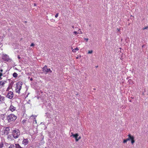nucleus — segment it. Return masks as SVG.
<instances>
[{
	"mask_svg": "<svg viewBox=\"0 0 148 148\" xmlns=\"http://www.w3.org/2000/svg\"><path fill=\"white\" fill-rule=\"evenodd\" d=\"M12 134L14 138H17L20 135V131L18 129H15L14 130H13Z\"/></svg>",
	"mask_w": 148,
	"mask_h": 148,
	"instance_id": "f03ea898",
	"label": "nucleus"
},
{
	"mask_svg": "<svg viewBox=\"0 0 148 148\" xmlns=\"http://www.w3.org/2000/svg\"><path fill=\"white\" fill-rule=\"evenodd\" d=\"M129 101L130 102H132V101L131 100V99H129Z\"/></svg>",
	"mask_w": 148,
	"mask_h": 148,
	"instance_id": "7c9ffc66",
	"label": "nucleus"
},
{
	"mask_svg": "<svg viewBox=\"0 0 148 148\" xmlns=\"http://www.w3.org/2000/svg\"><path fill=\"white\" fill-rule=\"evenodd\" d=\"M15 147L16 148H22L18 144H15Z\"/></svg>",
	"mask_w": 148,
	"mask_h": 148,
	"instance_id": "2eb2a0df",
	"label": "nucleus"
},
{
	"mask_svg": "<svg viewBox=\"0 0 148 148\" xmlns=\"http://www.w3.org/2000/svg\"><path fill=\"white\" fill-rule=\"evenodd\" d=\"M16 109V107H14L12 105H11L9 108L10 110L12 112H13Z\"/></svg>",
	"mask_w": 148,
	"mask_h": 148,
	"instance_id": "f8f14e48",
	"label": "nucleus"
},
{
	"mask_svg": "<svg viewBox=\"0 0 148 148\" xmlns=\"http://www.w3.org/2000/svg\"><path fill=\"white\" fill-rule=\"evenodd\" d=\"M148 28V26H146V27H144L143 28V30L147 29Z\"/></svg>",
	"mask_w": 148,
	"mask_h": 148,
	"instance_id": "393cba45",
	"label": "nucleus"
},
{
	"mask_svg": "<svg viewBox=\"0 0 148 148\" xmlns=\"http://www.w3.org/2000/svg\"><path fill=\"white\" fill-rule=\"evenodd\" d=\"M17 118V116L13 114L8 115L7 117V119L9 122L15 121Z\"/></svg>",
	"mask_w": 148,
	"mask_h": 148,
	"instance_id": "f257e3e1",
	"label": "nucleus"
},
{
	"mask_svg": "<svg viewBox=\"0 0 148 148\" xmlns=\"http://www.w3.org/2000/svg\"><path fill=\"white\" fill-rule=\"evenodd\" d=\"M117 31H118L119 32L120 30V29H119V28H117Z\"/></svg>",
	"mask_w": 148,
	"mask_h": 148,
	"instance_id": "c9c22d12",
	"label": "nucleus"
},
{
	"mask_svg": "<svg viewBox=\"0 0 148 148\" xmlns=\"http://www.w3.org/2000/svg\"><path fill=\"white\" fill-rule=\"evenodd\" d=\"M36 116L34 115H32L30 117L31 118L32 117H34V119H36Z\"/></svg>",
	"mask_w": 148,
	"mask_h": 148,
	"instance_id": "4be33fe9",
	"label": "nucleus"
},
{
	"mask_svg": "<svg viewBox=\"0 0 148 148\" xmlns=\"http://www.w3.org/2000/svg\"><path fill=\"white\" fill-rule=\"evenodd\" d=\"M34 45V44L33 43H32L30 45V46H33Z\"/></svg>",
	"mask_w": 148,
	"mask_h": 148,
	"instance_id": "c85d7f7f",
	"label": "nucleus"
},
{
	"mask_svg": "<svg viewBox=\"0 0 148 148\" xmlns=\"http://www.w3.org/2000/svg\"><path fill=\"white\" fill-rule=\"evenodd\" d=\"M5 100V97L3 96H2L0 95V103H4Z\"/></svg>",
	"mask_w": 148,
	"mask_h": 148,
	"instance_id": "9d476101",
	"label": "nucleus"
},
{
	"mask_svg": "<svg viewBox=\"0 0 148 148\" xmlns=\"http://www.w3.org/2000/svg\"><path fill=\"white\" fill-rule=\"evenodd\" d=\"M42 71L45 74H47V73H51L52 71L50 69H47V66L45 65L42 68Z\"/></svg>",
	"mask_w": 148,
	"mask_h": 148,
	"instance_id": "20e7f679",
	"label": "nucleus"
},
{
	"mask_svg": "<svg viewBox=\"0 0 148 148\" xmlns=\"http://www.w3.org/2000/svg\"><path fill=\"white\" fill-rule=\"evenodd\" d=\"M3 70L2 69H1L0 70V73H1V72H3Z\"/></svg>",
	"mask_w": 148,
	"mask_h": 148,
	"instance_id": "c756f323",
	"label": "nucleus"
},
{
	"mask_svg": "<svg viewBox=\"0 0 148 148\" xmlns=\"http://www.w3.org/2000/svg\"><path fill=\"white\" fill-rule=\"evenodd\" d=\"M144 47V45H143L142 46V47Z\"/></svg>",
	"mask_w": 148,
	"mask_h": 148,
	"instance_id": "58836bf2",
	"label": "nucleus"
},
{
	"mask_svg": "<svg viewBox=\"0 0 148 148\" xmlns=\"http://www.w3.org/2000/svg\"><path fill=\"white\" fill-rule=\"evenodd\" d=\"M13 92L11 91H9L8 93L6 95V97L8 98L11 99L13 97Z\"/></svg>",
	"mask_w": 148,
	"mask_h": 148,
	"instance_id": "0eeeda50",
	"label": "nucleus"
},
{
	"mask_svg": "<svg viewBox=\"0 0 148 148\" xmlns=\"http://www.w3.org/2000/svg\"><path fill=\"white\" fill-rule=\"evenodd\" d=\"M127 140L126 139H124L123 140V143H127Z\"/></svg>",
	"mask_w": 148,
	"mask_h": 148,
	"instance_id": "5701e85b",
	"label": "nucleus"
},
{
	"mask_svg": "<svg viewBox=\"0 0 148 148\" xmlns=\"http://www.w3.org/2000/svg\"><path fill=\"white\" fill-rule=\"evenodd\" d=\"M33 80V79L32 78H31L30 79V81H32Z\"/></svg>",
	"mask_w": 148,
	"mask_h": 148,
	"instance_id": "e433bc0d",
	"label": "nucleus"
},
{
	"mask_svg": "<svg viewBox=\"0 0 148 148\" xmlns=\"http://www.w3.org/2000/svg\"><path fill=\"white\" fill-rule=\"evenodd\" d=\"M92 52H93V51L92 50H89L88 51V53L91 54L92 53Z\"/></svg>",
	"mask_w": 148,
	"mask_h": 148,
	"instance_id": "412c9836",
	"label": "nucleus"
},
{
	"mask_svg": "<svg viewBox=\"0 0 148 148\" xmlns=\"http://www.w3.org/2000/svg\"><path fill=\"white\" fill-rule=\"evenodd\" d=\"M128 82H129V83H131L132 82L133 83L132 80L131 79H129V80H128Z\"/></svg>",
	"mask_w": 148,
	"mask_h": 148,
	"instance_id": "b1692460",
	"label": "nucleus"
},
{
	"mask_svg": "<svg viewBox=\"0 0 148 148\" xmlns=\"http://www.w3.org/2000/svg\"><path fill=\"white\" fill-rule=\"evenodd\" d=\"M18 58L19 59H21V57H20V56H18Z\"/></svg>",
	"mask_w": 148,
	"mask_h": 148,
	"instance_id": "473e14b6",
	"label": "nucleus"
},
{
	"mask_svg": "<svg viewBox=\"0 0 148 148\" xmlns=\"http://www.w3.org/2000/svg\"><path fill=\"white\" fill-rule=\"evenodd\" d=\"M72 135L71 136V137H72L73 136V137L75 138V141L76 142L78 141L79 140L80 138V137H79L78 138H77L79 136L78 134H74L73 133H71Z\"/></svg>",
	"mask_w": 148,
	"mask_h": 148,
	"instance_id": "1a4fd4ad",
	"label": "nucleus"
},
{
	"mask_svg": "<svg viewBox=\"0 0 148 148\" xmlns=\"http://www.w3.org/2000/svg\"><path fill=\"white\" fill-rule=\"evenodd\" d=\"M7 82V81H2L0 82V85L3 86L5 83Z\"/></svg>",
	"mask_w": 148,
	"mask_h": 148,
	"instance_id": "ddd939ff",
	"label": "nucleus"
},
{
	"mask_svg": "<svg viewBox=\"0 0 148 148\" xmlns=\"http://www.w3.org/2000/svg\"><path fill=\"white\" fill-rule=\"evenodd\" d=\"M8 148H15V147L14 145L12 144L10 145L8 147Z\"/></svg>",
	"mask_w": 148,
	"mask_h": 148,
	"instance_id": "f3484780",
	"label": "nucleus"
},
{
	"mask_svg": "<svg viewBox=\"0 0 148 148\" xmlns=\"http://www.w3.org/2000/svg\"><path fill=\"white\" fill-rule=\"evenodd\" d=\"M18 75L15 72L13 74V76L14 77L16 78L17 77Z\"/></svg>",
	"mask_w": 148,
	"mask_h": 148,
	"instance_id": "dca6fc26",
	"label": "nucleus"
},
{
	"mask_svg": "<svg viewBox=\"0 0 148 148\" xmlns=\"http://www.w3.org/2000/svg\"><path fill=\"white\" fill-rule=\"evenodd\" d=\"M58 13L57 14H56V15H55V17L56 18H57L58 17Z\"/></svg>",
	"mask_w": 148,
	"mask_h": 148,
	"instance_id": "a878e982",
	"label": "nucleus"
},
{
	"mask_svg": "<svg viewBox=\"0 0 148 148\" xmlns=\"http://www.w3.org/2000/svg\"><path fill=\"white\" fill-rule=\"evenodd\" d=\"M86 41V42L88 41V38H85L84 39Z\"/></svg>",
	"mask_w": 148,
	"mask_h": 148,
	"instance_id": "cd10ccee",
	"label": "nucleus"
},
{
	"mask_svg": "<svg viewBox=\"0 0 148 148\" xmlns=\"http://www.w3.org/2000/svg\"><path fill=\"white\" fill-rule=\"evenodd\" d=\"M130 98L131 99H134V97H130Z\"/></svg>",
	"mask_w": 148,
	"mask_h": 148,
	"instance_id": "72a5a7b5",
	"label": "nucleus"
},
{
	"mask_svg": "<svg viewBox=\"0 0 148 148\" xmlns=\"http://www.w3.org/2000/svg\"><path fill=\"white\" fill-rule=\"evenodd\" d=\"M34 6H36V4L35 3H34Z\"/></svg>",
	"mask_w": 148,
	"mask_h": 148,
	"instance_id": "f704fd0d",
	"label": "nucleus"
},
{
	"mask_svg": "<svg viewBox=\"0 0 148 148\" xmlns=\"http://www.w3.org/2000/svg\"><path fill=\"white\" fill-rule=\"evenodd\" d=\"M22 84L23 83L21 82H19L18 83H17L16 87V92L18 93H20V91L21 89Z\"/></svg>",
	"mask_w": 148,
	"mask_h": 148,
	"instance_id": "7ed1b4c3",
	"label": "nucleus"
},
{
	"mask_svg": "<svg viewBox=\"0 0 148 148\" xmlns=\"http://www.w3.org/2000/svg\"><path fill=\"white\" fill-rule=\"evenodd\" d=\"M128 138L126 139L127 140V141L131 140V143L133 144L135 143L134 136H132L130 134H129L128 135Z\"/></svg>",
	"mask_w": 148,
	"mask_h": 148,
	"instance_id": "39448f33",
	"label": "nucleus"
},
{
	"mask_svg": "<svg viewBox=\"0 0 148 148\" xmlns=\"http://www.w3.org/2000/svg\"><path fill=\"white\" fill-rule=\"evenodd\" d=\"M71 27H72V28L73 29H74V28H75L76 30H77L78 29V28L77 27H75V26L74 25H72Z\"/></svg>",
	"mask_w": 148,
	"mask_h": 148,
	"instance_id": "6ab92c4d",
	"label": "nucleus"
},
{
	"mask_svg": "<svg viewBox=\"0 0 148 148\" xmlns=\"http://www.w3.org/2000/svg\"><path fill=\"white\" fill-rule=\"evenodd\" d=\"M81 29H78V32H79V30H80V31H79V32H81V34H82V32L81 31Z\"/></svg>",
	"mask_w": 148,
	"mask_h": 148,
	"instance_id": "2f4dec72",
	"label": "nucleus"
},
{
	"mask_svg": "<svg viewBox=\"0 0 148 148\" xmlns=\"http://www.w3.org/2000/svg\"><path fill=\"white\" fill-rule=\"evenodd\" d=\"M3 131L4 132V134L5 135L8 134L10 132V127H4L3 128Z\"/></svg>",
	"mask_w": 148,
	"mask_h": 148,
	"instance_id": "6e6552de",
	"label": "nucleus"
},
{
	"mask_svg": "<svg viewBox=\"0 0 148 148\" xmlns=\"http://www.w3.org/2000/svg\"><path fill=\"white\" fill-rule=\"evenodd\" d=\"M72 51V52L75 53L76 52V51H77L79 50V49L77 47H76L74 49H73L72 48H71Z\"/></svg>",
	"mask_w": 148,
	"mask_h": 148,
	"instance_id": "4468645a",
	"label": "nucleus"
},
{
	"mask_svg": "<svg viewBox=\"0 0 148 148\" xmlns=\"http://www.w3.org/2000/svg\"><path fill=\"white\" fill-rule=\"evenodd\" d=\"M79 32H77L76 31H74L73 32V34L77 35L78 34H79Z\"/></svg>",
	"mask_w": 148,
	"mask_h": 148,
	"instance_id": "aec40b11",
	"label": "nucleus"
},
{
	"mask_svg": "<svg viewBox=\"0 0 148 148\" xmlns=\"http://www.w3.org/2000/svg\"><path fill=\"white\" fill-rule=\"evenodd\" d=\"M3 146V144L2 142L0 143V148H2Z\"/></svg>",
	"mask_w": 148,
	"mask_h": 148,
	"instance_id": "a211bd4d",
	"label": "nucleus"
},
{
	"mask_svg": "<svg viewBox=\"0 0 148 148\" xmlns=\"http://www.w3.org/2000/svg\"><path fill=\"white\" fill-rule=\"evenodd\" d=\"M28 141H29L27 139L23 138L22 141V144L25 145H26L28 144Z\"/></svg>",
	"mask_w": 148,
	"mask_h": 148,
	"instance_id": "9b49d317",
	"label": "nucleus"
},
{
	"mask_svg": "<svg viewBox=\"0 0 148 148\" xmlns=\"http://www.w3.org/2000/svg\"><path fill=\"white\" fill-rule=\"evenodd\" d=\"M3 75L2 73H0V79H2V78L1 77V76Z\"/></svg>",
	"mask_w": 148,
	"mask_h": 148,
	"instance_id": "bb28decb",
	"label": "nucleus"
},
{
	"mask_svg": "<svg viewBox=\"0 0 148 148\" xmlns=\"http://www.w3.org/2000/svg\"><path fill=\"white\" fill-rule=\"evenodd\" d=\"M2 59L5 61H10V59L9 57V56L6 54L3 55L2 56Z\"/></svg>",
	"mask_w": 148,
	"mask_h": 148,
	"instance_id": "423d86ee",
	"label": "nucleus"
},
{
	"mask_svg": "<svg viewBox=\"0 0 148 148\" xmlns=\"http://www.w3.org/2000/svg\"><path fill=\"white\" fill-rule=\"evenodd\" d=\"M35 122L36 123V120H35Z\"/></svg>",
	"mask_w": 148,
	"mask_h": 148,
	"instance_id": "4c0bfd02",
	"label": "nucleus"
}]
</instances>
